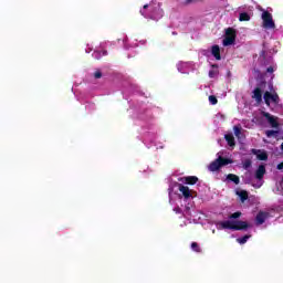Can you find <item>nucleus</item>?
<instances>
[{"mask_svg": "<svg viewBox=\"0 0 283 283\" xmlns=\"http://www.w3.org/2000/svg\"><path fill=\"white\" fill-rule=\"evenodd\" d=\"M178 181L171 179L168 186L169 203L172 206V211L185 218L184 224H198L200 221V213L196 210L193 198H197L198 192L189 188L187 185H196L198 177H179ZM182 182V184H178Z\"/></svg>", "mask_w": 283, "mask_h": 283, "instance_id": "1", "label": "nucleus"}, {"mask_svg": "<svg viewBox=\"0 0 283 283\" xmlns=\"http://www.w3.org/2000/svg\"><path fill=\"white\" fill-rule=\"evenodd\" d=\"M242 216V212H234L232 213L228 220L226 221H218L216 227L219 231L222 229H229L230 231H247L249 223L247 221H240L238 218Z\"/></svg>", "mask_w": 283, "mask_h": 283, "instance_id": "2", "label": "nucleus"}, {"mask_svg": "<svg viewBox=\"0 0 283 283\" xmlns=\"http://www.w3.org/2000/svg\"><path fill=\"white\" fill-rule=\"evenodd\" d=\"M142 138H143V143L144 145H146V147H157V149H163L165 146L159 145L156 143V140H158V127H156V125L151 124V123H146L143 127H142Z\"/></svg>", "mask_w": 283, "mask_h": 283, "instance_id": "3", "label": "nucleus"}, {"mask_svg": "<svg viewBox=\"0 0 283 283\" xmlns=\"http://www.w3.org/2000/svg\"><path fill=\"white\" fill-rule=\"evenodd\" d=\"M142 17L145 19H151L153 21H160L165 17V11L160 7V2L150 1L140 9Z\"/></svg>", "mask_w": 283, "mask_h": 283, "instance_id": "4", "label": "nucleus"}, {"mask_svg": "<svg viewBox=\"0 0 283 283\" xmlns=\"http://www.w3.org/2000/svg\"><path fill=\"white\" fill-rule=\"evenodd\" d=\"M271 218H275V211L269 210V211H259L255 217V224L256 227H262V224H270Z\"/></svg>", "mask_w": 283, "mask_h": 283, "instance_id": "5", "label": "nucleus"}, {"mask_svg": "<svg viewBox=\"0 0 283 283\" xmlns=\"http://www.w3.org/2000/svg\"><path fill=\"white\" fill-rule=\"evenodd\" d=\"M263 98L268 107H270L271 109H275V107H279L280 105V96L277 95V93H271L266 91L263 95Z\"/></svg>", "mask_w": 283, "mask_h": 283, "instance_id": "6", "label": "nucleus"}, {"mask_svg": "<svg viewBox=\"0 0 283 283\" xmlns=\"http://www.w3.org/2000/svg\"><path fill=\"white\" fill-rule=\"evenodd\" d=\"M217 156L219 157L209 165V171H218L220 167H224L233 163L231 159L222 158V156H220V153H218Z\"/></svg>", "mask_w": 283, "mask_h": 283, "instance_id": "7", "label": "nucleus"}, {"mask_svg": "<svg viewBox=\"0 0 283 283\" xmlns=\"http://www.w3.org/2000/svg\"><path fill=\"white\" fill-rule=\"evenodd\" d=\"M262 21L265 30H275V21H273V15L269 11L262 13Z\"/></svg>", "mask_w": 283, "mask_h": 283, "instance_id": "8", "label": "nucleus"}, {"mask_svg": "<svg viewBox=\"0 0 283 283\" xmlns=\"http://www.w3.org/2000/svg\"><path fill=\"white\" fill-rule=\"evenodd\" d=\"M177 70L180 74H189V72L196 70V64H193V62H179L177 64Z\"/></svg>", "mask_w": 283, "mask_h": 283, "instance_id": "9", "label": "nucleus"}, {"mask_svg": "<svg viewBox=\"0 0 283 283\" xmlns=\"http://www.w3.org/2000/svg\"><path fill=\"white\" fill-rule=\"evenodd\" d=\"M235 43V31L233 29L226 30V38L223 39V45H233Z\"/></svg>", "mask_w": 283, "mask_h": 283, "instance_id": "10", "label": "nucleus"}, {"mask_svg": "<svg viewBox=\"0 0 283 283\" xmlns=\"http://www.w3.org/2000/svg\"><path fill=\"white\" fill-rule=\"evenodd\" d=\"M263 117L266 118V120H268L269 125H271V127H274V128L280 127L277 117L271 115V113H263Z\"/></svg>", "mask_w": 283, "mask_h": 283, "instance_id": "11", "label": "nucleus"}, {"mask_svg": "<svg viewBox=\"0 0 283 283\" xmlns=\"http://www.w3.org/2000/svg\"><path fill=\"white\" fill-rule=\"evenodd\" d=\"M273 192L276 196H282L283 197V186H282V181L280 184H276ZM277 211H283V198H282V203L279 206Z\"/></svg>", "mask_w": 283, "mask_h": 283, "instance_id": "12", "label": "nucleus"}, {"mask_svg": "<svg viewBox=\"0 0 283 283\" xmlns=\"http://www.w3.org/2000/svg\"><path fill=\"white\" fill-rule=\"evenodd\" d=\"M266 174V167L264 165H260L255 171L254 178H260L264 180V175Z\"/></svg>", "mask_w": 283, "mask_h": 283, "instance_id": "13", "label": "nucleus"}, {"mask_svg": "<svg viewBox=\"0 0 283 283\" xmlns=\"http://www.w3.org/2000/svg\"><path fill=\"white\" fill-rule=\"evenodd\" d=\"M252 154L256 156L258 160H268L269 155L264 150L252 149Z\"/></svg>", "mask_w": 283, "mask_h": 283, "instance_id": "14", "label": "nucleus"}, {"mask_svg": "<svg viewBox=\"0 0 283 283\" xmlns=\"http://www.w3.org/2000/svg\"><path fill=\"white\" fill-rule=\"evenodd\" d=\"M122 41H123L124 50H132V48H138V44L134 42L129 44V38H127V35H124Z\"/></svg>", "mask_w": 283, "mask_h": 283, "instance_id": "15", "label": "nucleus"}, {"mask_svg": "<svg viewBox=\"0 0 283 283\" xmlns=\"http://www.w3.org/2000/svg\"><path fill=\"white\" fill-rule=\"evenodd\" d=\"M262 94H263L262 88L256 87V88L253 91L252 98H254V99L256 101V103H262Z\"/></svg>", "mask_w": 283, "mask_h": 283, "instance_id": "16", "label": "nucleus"}, {"mask_svg": "<svg viewBox=\"0 0 283 283\" xmlns=\"http://www.w3.org/2000/svg\"><path fill=\"white\" fill-rule=\"evenodd\" d=\"M224 138H226L230 149H233V147H235V138L233 137V134L228 133L224 135Z\"/></svg>", "mask_w": 283, "mask_h": 283, "instance_id": "17", "label": "nucleus"}, {"mask_svg": "<svg viewBox=\"0 0 283 283\" xmlns=\"http://www.w3.org/2000/svg\"><path fill=\"white\" fill-rule=\"evenodd\" d=\"M254 178H255V176H253V174H251V170H248L243 176V182L245 185H251V182L253 181Z\"/></svg>", "mask_w": 283, "mask_h": 283, "instance_id": "18", "label": "nucleus"}, {"mask_svg": "<svg viewBox=\"0 0 283 283\" xmlns=\"http://www.w3.org/2000/svg\"><path fill=\"white\" fill-rule=\"evenodd\" d=\"M254 189H260L264 185V179L254 177L250 184Z\"/></svg>", "mask_w": 283, "mask_h": 283, "instance_id": "19", "label": "nucleus"}, {"mask_svg": "<svg viewBox=\"0 0 283 283\" xmlns=\"http://www.w3.org/2000/svg\"><path fill=\"white\" fill-rule=\"evenodd\" d=\"M211 54H212V56H214V59L217 61H220V59H221V56H220V46L219 45H213L211 48Z\"/></svg>", "mask_w": 283, "mask_h": 283, "instance_id": "20", "label": "nucleus"}, {"mask_svg": "<svg viewBox=\"0 0 283 283\" xmlns=\"http://www.w3.org/2000/svg\"><path fill=\"white\" fill-rule=\"evenodd\" d=\"M227 180L229 182H234V185H240V177H238V175L229 174Z\"/></svg>", "mask_w": 283, "mask_h": 283, "instance_id": "21", "label": "nucleus"}, {"mask_svg": "<svg viewBox=\"0 0 283 283\" xmlns=\"http://www.w3.org/2000/svg\"><path fill=\"white\" fill-rule=\"evenodd\" d=\"M237 196L240 198L241 202H244L249 198V193L245 190H237Z\"/></svg>", "mask_w": 283, "mask_h": 283, "instance_id": "22", "label": "nucleus"}, {"mask_svg": "<svg viewBox=\"0 0 283 283\" xmlns=\"http://www.w3.org/2000/svg\"><path fill=\"white\" fill-rule=\"evenodd\" d=\"M93 59H102L103 56H107V51H98V50H95L92 54Z\"/></svg>", "mask_w": 283, "mask_h": 283, "instance_id": "23", "label": "nucleus"}, {"mask_svg": "<svg viewBox=\"0 0 283 283\" xmlns=\"http://www.w3.org/2000/svg\"><path fill=\"white\" fill-rule=\"evenodd\" d=\"M241 164H242L243 169H245V171H250L251 165H252L251 159H249V158L242 159Z\"/></svg>", "mask_w": 283, "mask_h": 283, "instance_id": "24", "label": "nucleus"}, {"mask_svg": "<svg viewBox=\"0 0 283 283\" xmlns=\"http://www.w3.org/2000/svg\"><path fill=\"white\" fill-rule=\"evenodd\" d=\"M250 238H251V234H245L244 237L238 238L237 242L239 244H247V242H249Z\"/></svg>", "mask_w": 283, "mask_h": 283, "instance_id": "25", "label": "nucleus"}, {"mask_svg": "<svg viewBox=\"0 0 283 283\" xmlns=\"http://www.w3.org/2000/svg\"><path fill=\"white\" fill-rule=\"evenodd\" d=\"M274 39H283V27H280L274 31Z\"/></svg>", "mask_w": 283, "mask_h": 283, "instance_id": "26", "label": "nucleus"}, {"mask_svg": "<svg viewBox=\"0 0 283 283\" xmlns=\"http://www.w3.org/2000/svg\"><path fill=\"white\" fill-rule=\"evenodd\" d=\"M137 118H139L140 120H149V118H151V113L146 112V113L139 114Z\"/></svg>", "mask_w": 283, "mask_h": 283, "instance_id": "27", "label": "nucleus"}, {"mask_svg": "<svg viewBox=\"0 0 283 283\" xmlns=\"http://www.w3.org/2000/svg\"><path fill=\"white\" fill-rule=\"evenodd\" d=\"M218 76V66H212V69L209 71V77L216 78Z\"/></svg>", "mask_w": 283, "mask_h": 283, "instance_id": "28", "label": "nucleus"}, {"mask_svg": "<svg viewBox=\"0 0 283 283\" xmlns=\"http://www.w3.org/2000/svg\"><path fill=\"white\" fill-rule=\"evenodd\" d=\"M239 21H251V17L247 12L240 13Z\"/></svg>", "mask_w": 283, "mask_h": 283, "instance_id": "29", "label": "nucleus"}, {"mask_svg": "<svg viewBox=\"0 0 283 283\" xmlns=\"http://www.w3.org/2000/svg\"><path fill=\"white\" fill-rule=\"evenodd\" d=\"M85 109L86 112H94V109H96V105H94V103L87 102L85 105Z\"/></svg>", "mask_w": 283, "mask_h": 283, "instance_id": "30", "label": "nucleus"}, {"mask_svg": "<svg viewBox=\"0 0 283 283\" xmlns=\"http://www.w3.org/2000/svg\"><path fill=\"white\" fill-rule=\"evenodd\" d=\"M265 136H268V138H275V136H277V130H266Z\"/></svg>", "mask_w": 283, "mask_h": 283, "instance_id": "31", "label": "nucleus"}, {"mask_svg": "<svg viewBox=\"0 0 283 283\" xmlns=\"http://www.w3.org/2000/svg\"><path fill=\"white\" fill-rule=\"evenodd\" d=\"M233 130L237 138H240V134H242V128L240 126H234Z\"/></svg>", "mask_w": 283, "mask_h": 283, "instance_id": "32", "label": "nucleus"}, {"mask_svg": "<svg viewBox=\"0 0 283 283\" xmlns=\"http://www.w3.org/2000/svg\"><path fill=\"white\" fill-rule=\"evenodd\" d=\"M210 105H218V98L214 95L209 96Z\"/></svg>", "mask_w": 283, "mask_h": 283, "instance_id": "33", "label": "nucleus"}, {"mask_svg": "<svg viewBox=\"0 0 283 283\" xmlns=\"http://www.w3.org/2000/svg\"><path fill=\"white\" fill-rule=\"evenodd\" d=\"M275 70H277V66L275 64H272L266 69V72H268V74H273V72H275Z\"/></svg>", "mask_w": 283, "mask_h": 283, "instance_id": "34", "label": "nucleus"}, {"mask_svg": "<svg viewBox=\"0 0 283 283\" xmlns=\"http://www.w3.org/2000/svg\"><path fill=\"white\" fill-rule=\"evenodd\" d=\"M94 78H102L103 72L101 70L96 69L95 72L93 73Z\"/></svg>", "mask_w": 283, "mask_h": 283, "instance_id": "35", "label": "nucleus"}, {"mask_svg": "<svg viewBox=\"0 0 283 283\" xmlns=\"http://www.w3.org/2000/svg\"><path fill=\"white\" fill-rule=\"evenodd\" d=\"M191 249L192 251H195L196 253H200V245H198L196 242L191 243Z\"/></svg>", "mask_w": 283, "mask_h": 283, "instance_id": "36", "label": "nucleus"}, {"mask_svg": "<svg viewBox=\"0 0 283 283\" xmlns=\"http://www.w3.org/2000/svg\"><path fill=\"white\" fill-rule=\"evenodd\" d=\"M92 50H94V46L91 44H87L86 49H85L86 54H90V52H92Z\"/></svg>", "mask_w": 283, "mask_h": 283, "instance_id": "37", "label": "nucleus"}, {"mask_svg": "<svg viewBox=\"0 0 283 283\" xmlns=\"http://www.w3.org/2000/svg\"><path fill=\"white\" fill-rule=\"evenodd\" d=\"M216 117L219 118V120H224V115L222 113H218Z\"/></svg>", "mask_w": 283, "mask_h": 283, "instance_id": "38", "label": "nucleus"}, {"mask_svg": "<svg viewBox=\"0 0 283 283\" xmlns=\"http://www.w3.org/2000/svg\"><path fill=\"white\" fill-rule=\"evenodd\" d=\"M276 169L282 170V169H283V163L279 164V165L276 166Z\"/></svg>", "mask_w": 283, "mask_h": 283, "instance_id": "39", "label": "nucleus"}, {"mask_svg": "<svg viewBox=\"0 0 283 283\" xmlns=\"http://www.w3.org/2000/svg\"><path fill=\"white\" fill-rule=\"evenodd\" d=\"M198 0H187L186 3H196Z\"/></svg>", "mask_w": 283, "mask_h": 283, "instance_id": "40", "label": "nucleus"}, {"mask_svg": "<svg viewBox=\"0 0 283 283\" xmlns=\"http://www.w3.org/2000/svg\"><path fill=\"white\" fill-rule=\"evenodd\" d=\"M145 43H147V41H146V40H142V41H139V45H145Z\"/></svg>", "mask_w": 283, "mask_h": 283, "instance_id": "41", "label": "nucleus"}, {"mask_svg": "<svg viewBox=\"0 0 283 283\" xmlns=\"http://www.w3.org/2000/svg\"><path fill=\"white\" fill-rule=\"evenodd\" d=\"M269 63H273V59L272 57L269 59Z\"/></svg>", "mask_w": 283, "mask_h": 283, "instance_id": "42", "label": "nucleus"}, {"mask_svg": "<svg viewBox=\"0 0 283 283\" xmlns=\"http://www.w3.org/2000/svg\"><path fill=\"white\" fill-rule=\"evenodd\" d=\"M270 90H273V84H269Z\"/></svg>", "mask_w": 283, "mask_h": 283, "instance_id": "43", "label": "nucleus"}, {"mask_svg": "<svg viewBox=\"0 0 283 283\" xmlns=\"http://www.w3.org/2000/svg\"><path fill=\"white\" fill-rule=\"evenodd\" d=\"M281 149H282V151H283V143L281 144Z\"/></svg>", "mask_w": 283, "mask_h": 283, "instance_id": "44", "label": "nucleus"}]
</instances>
